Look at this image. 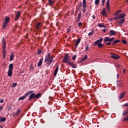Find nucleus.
<instances>
[{
    "label": "nucleus",
    "mask_w": 128,
    "mask_h": 128,
    "mask_svg": "<svg viewBox=\"0 0 128 128\" xmlns=\"http://www.w3.org/2000/svg\"><path fill=\"white\" fill-rule=\"evenodd\" d=\"M92 18L93 20H96V16L93 15V16H92Z\"/></svg>",
    "instance_id": "nucleus-51"
},
{
    "label": "nucleus",
    "mask_w": 128,
    "mask_h": 128,
    "mask_svg": "<svg viewBox=\"0 0 128 128\" xmlns=\"http://www.w3.org/2000/svg\"><path fill=\"white\" fill-rule=\"evenodd\" d=\"M26 98V96H22L18 98V100H22Z\"/></svg>",
    "instance_id": "nucleus-30"
},
{
    "label": "nucleus",
    "mask_w": 128,
    "mask_h": 128,
    "mask_svg": "<svg viewBox=\"0 0 128 128\" xmlns=\"http://www.w3.org/2000/svg\"><path fill=\"white\" fill-rule=\"evenodd\" d=\"M20 16V12L18 11L17 14H16L15 20L16 22L18 20V18Z\"/></svg>",
    "instance_id": "nucleus-10"
},
{
    "label": "nucleus",
    "mask_w": 128,
    "mask_h": 128,
    "mask_svg": "<svg viewBox=\"0 0 128 128\" xmlns=\"http://www.w3.org/2000/svg\"><path fill=\"white\" fill-rule=\"evenodd\" d=\"M122 42L124 44H126V40H122Z\"/></svg>",
    "instance_id": "nucleus-42"
},
{
    "label": "nucleus",
    "mask_w": 128,
    "mask_h": 128,
    "mask_svg": "<svg viewBox=\"0 0 128 128\" xmlns=\"http://www.w3.org/2000/svg\"><path fill=\"white\" fill-rule=\"evenodd\" d=\"M6 42L4 41V39H3V52H4V50H5L6 52Z\"/></svg>",
    "instance_id": "nucleus-18"
},
{
    "label": "nucleus",
    "mask_w": 128,
    "mask_h": 128,
    "mask_svg": "<svg viewBox=\"0 0 128 128\" xmlns=\"http://www.w3.org/2000/svg\"><path fill=\"white\" fill-rule=\"evenodd\" d=\"M98 26L99 28H104V26L102 24H98Z\"/></svg>",
    "instance_id": "nucleus-32"
},
{
    "label": "nucleus",
    "mask_w": 128,
    "mask_h": 128,
    "mask_svg": "<svg viewBox=\"0 0 128 128\" xmlns=\"http://www.w3.org/2000/svg\"><path fill=\"white\" fill-rule=\"evenodd\" d=\"M104 46V44H102L100 43L98 45V48H102V46Z\"/></svg>",
    "instance_id": "nucleus-34"
},
{
    "label": "nucleus",
    "mask_w": 128,
    "mask_h": 128,
    "mask_svg": "<svg viewBox=\"0 0 128 128\" xmlns=\"http://www.w3.org/2000/svg\"><path fill=\"white\" fill-rule=\"evenodd\" d=\"M101 14L103 16H108V13H106V8H104L102 12H101Z\"/></svg>",
    "instance_id": "nucleus-6"
},
{
    "label": "nucleus",
    "mask_w": 128,
    "mask_h": 128,
    "mask_svg": "<svg viewBox=\"0 0 128 128\" xmlns=\"http://www.w3.org/2000/svg\"><path fill=\"white\" fill-rule=\"evenodd\" d=\"M114 38H109L108 37H106L104 42H114Z\"/></svg>",
    "instance_id": "nucleus-7"
},
{
    "label": "nucleus",
    "mask_w": 128,
    "mask_h": 128,
    "mask_svg": "<svg viewBox=\"0 0 128 128\" xmlns=\"http://www.w3.org/2000/svg\"><path fill=\"white\" fill-rule=\"evenodd\" d=\"M46 58H50V53L48 54V56Z\"/></svg>",
    "instance_id": "nucleus-44"
},
{
    "label": "nucleus",
    "mask_w": 128,
    "mask_h": 128,
    "mask_svg": "<svg viewBox=\"0 0 128 128\" xmlns=\"http://www.w3.org/2000/svg\"><path fill=\"white\" fill-rule=\"evenodd\" d=\"M88 50H90V47H88V46H86V50L88 51Z\"/></svg>",
    "instance_id": "nucleus-46"
},
{
    "label": "nucleus",
    "mask_w": 128,
    "mask_h": 128,
    "mask_svg": "<svg viewBox=\"0 0 128 128\" xmlns=\"http://www.w3.org/2000/svg\"><path fill=\"white\" fill-rule=\"evenodd\" d=\"M110 54V58H114V60H118V58H120V56L117 54L112 53H111Z\"/></svg>",
    "instance_id": "nucleus-5"
},
{
    "label": "nucleus",
    "mask_w": 128,
    "mask_h": 128,
    "mask_svg": "<svg viewBox=\"0 0 128 128\" xmlns=\"http://www.w3.org/2000/svg\"><path fill=\"white\" fill-rule=\"evenodd\" d=\"M112 43L110 42H106V44L108 46H109V44H110Z\"/></svg>",
    "instance_id": "nucleus-50"
},
{
    "label": "nucleus",
    "mask_w": 128,
    "mask_h": 128,
    "mask_svg": "<svg viewBox=\"0 0 128 128\" xmlns=\"http://www.w3.org/2000/svg\"><path fill=\"white\" fill-rule=\"evenodd\" d=\"M54 60V56H52V57L46 58L44 62H47L49 64H50L52 62V60Z\"/></svg>",
    "instance_id": "nucleus-4"
},
{
    "label": "nucleus",
    "mask_w": 128,
    "mask_h": 128,
    "mask_svg": "<svg viewBox=\"0 0 128 128\" xmlns=\"http://www.w3.org/2000/svg\"><path fill=\"white\" fill-rule=\"evenodd\" d=\"M42 58L41 59H40L38 66H42Z\"/></svg>",
    "instance_id": "nucleus-21"
},
{
    "label": "nucleus",
    "mask_w": 128,
    "mask_h": 128,
    "mask_svg": "<svg viewBox=\"0 0 128 128\" xmlns=\"http://www.w3.org/2000/svg\"><path fill=\"white\" fill-rule=\"evenodd\" d=\"M102 42V38H101L100 40H97L94 42V44H100V42Z\"/></svg>",
    "instance_id": "nucleus-11"
},
{
    "label": "nucleus",
    "mask_w": 128,
    "mask_h": 128,
    "mask_svg": "<svg viewBox=\"0 0 128 128\" xmlns=\"http://www.w3.org/2000/svg\"><path fill=\"white\" fill-rule=\"evenodd\" d=\"M4 109V107H2V106H0V110H3Z\"/></svg>",
    "instance_id": "nucleus-53"
},
{
    "label": "nucleus",
    "mask_w": 128,
    "mask_h": 128,
    "mask_svg": "<svg viewBox=\"0 0 128 128\" xmlns=\"http://www.w3.org/2000/svg\"><path fill=\"white\" fill-rule=\"evenodd\" d=\"M36 94L32 93L31 94H30V97L28 98V100H30L32 98H36Z\"/></svg>",
    "instance_id": "nucleus-12"
},
{
    "label": "nucleus",
    "mask_w": 128,
    "mask_h": 128,
    "mask_svg": "<svg viewBox=\"0 0 128 128\" xmlns=\"http://www.w3.org/2000/svg\"><path fill=\"white\" fill-rule=\"evenodd\" d=\"M100 0H95L96 6H98V5L100 4Z\"/></svg>",
    "instance_id": "nucleus-31"
},
{
    "label": "nucleus",
    "mask_w": 128,
    "mask_h": 128,
    "mask_svg": "<svg viewBox=\"0 0 128 128\" xmlns=\"http://www.w3.org/2000/svg\"><path fill=\"white\" fill-rule=\"evenodd\" d=\"M124 106H128V104H126L123 105Z\"/></svg>",
    "instance_id": "nucleus-52"
},
{
    "label": "nucleus",
    "mask_w": 128,
    "mask_h": 128,
    "mask_svg": "<svg viewBox=\"0 0 128 128\" xmlns=\"http://www.w3.org/2000/svg\"><path fill=\"white\" fill-rule=\"evenodd\" d=\"M4 126H0V128H3Z\"/></svg>",
    "instance_id": "nucleus-62"
},
{
    "label": "nucleus",
    "mask_w": 128,
    "mask_h": 128,
    "mask_svg": "<svg viewBox=\"0 0 128 128\" xmlns=\"http://www.w3.org/2000/svg\"><path fill=\"white\" fill-rule=\"evenodd\" d=\"M128 120V116L126 118H125L123 119V122H126Z\"/></svg>",
    "instance_id": "nucleus-39"
},
{
    "label": "nucleus",
    "mask_w": 128,
    "mask_h": 128,
    "mask_svg": "<svg viewBox=\"0 0 128 128\" xmlns=\"http://www.w3.org/2000/svg\"><path fill=\"white\" fill-rule=\"evenodd\" d=\"M20 110H17V112L14 113L13 114L14 116H18V114H20Z\"/></svg>",
    "instance_id": "nucleus-23"
},
{
    "label": "nucleus",
    "mask_w": 128,
    "mask_h": 128,
    "mask_svg": "<svg viewBox=\"0 0 128 128\" xmlns=\"http://www.w3.org/2000/svg\"><path fill=\"white\" fill-rule=\"evenodd\" d=\"M82 23L81 22H80L78 24V26H82Z\"/></svg>",
    "instance_id": "nucleus-47"
},
{
    "label": "nucleus",
    "mask_w": 128,
    "mask_h": 128,
    "mask_svg": "<svg viewBox=\"0 0 128 128\" xmlns=\"http://www.w3.org/2000/svg\"><path fill=\"white\" fill-rule=\"evenodd\" d=\"M83 6L82 8H86L87 6H86V0H83L82 2Z\"/></svg>",
    "instance_id": "nucleus-16"
},
{
    "label": "nucleus",
    "mask_w": 128,
    "mask_h": 128,
    "mask_svg": "<svg viewBox=\"0 0 128 128\" xmlns=\"http://www.w3.org/2000/svg\"><path fill=\"white\" fill-rule=\"evenodd\" d=\"M119 84L120 86H122V83H120V84Z\"/></svg>",
    "instance_id": "nucleus-60"
},
{
    "label": "nucleus",
    "mask_w": 128,
    "mask_h": 128,
    "mask_svg": "<svg viewBox=\"0 0 128 128\" xmlns=\"http://www.w3.org/2000/svg\"><path fill=\"white\" fill-rule=\"evenodd\" d=\"M106 8L108 12H110V3H106Z\"/></svg>",
    "instance_id": "nucleus-28"
},
{
    "label": "nucleus",
    "mask_w": 128,
    "mask_h": 128,
    "mask_svg": "<svg viewBox=\"0 0 128 128\" xmlns=\"http://www.w3.org/2000/svg\"><path fill=\"white\" fill-rule=\"evenodd\" d=\"M6 122V118H1V122Z\"/></svg>",
    "instance_id": "nucleus-33"
},
{
    "label": "nucleus",
    "mask_w": 128,
    "mask_h": 128,
    "mask_svg": "<svg viewBox=\"0 0 128 128\" xmlns=\"http://www.w3.org/2000/svg\"><path fill=\"white\" fill-rule=\"evenodd\" d=\"M94 34V30H92V32H90L88 34V36H92Z\"/></svg>",
    "instance_id": "nucleus-25"
},
{
    "label": "nucleus",
    "mask_w": 128,
    "mask_h": 128,
    "mask_svg": "<svg viewBox=\"0 0 128 128\" xmlns=\"http://www.w3.org/2000/svg\"><path fill=\"white\" fill-rule=\"evenodd\" d=\"M28 92L29 94H32V92H34V91H29Z\"/></svg>",
    "instance_id": "nucleus-57"
},
{
    "label": "nucleus",
    "mask_w": 128,
    "mask_h": 128,
    "mask_svg": "<svg viewBox=\"0 0 128 128\" xmlns=\"http://www.w3.org/2000/svg\"><path fill=\"white\" fill-rule=\"evenodd\" d=\"M116 32L114 30H110L108 34L110 36H116Z\"/></svg>",
    "instance_id": "nucleus-8"
},
{
    "label": "nucleus",
    "mask_w": 128,
    "mask_h": 128,
    "mask_svg": "<svg viewBox=\"0 0 128 128\" xmlns=\"http://www.w3.org/2000/svg\"><path fill=\"white\" fill-rule=\"evenodd\" d=\"M8 22H10V18L8 16H6L4 20V22L2 25V28H6L8 26Z\"/></svg>",
    "instance_id": "nucleus-3"
},
{
    "label": "nucleus",
    "mask_w": 128,
    "mask_h": 128,
    "mask_svg": "<svg viewBox=\"0 0 128 128\" xmlns=\"http://www.w3.org/2000/svg\"><path fill=\"white\" fill-rule=\"evenodd\" d=\"M1 120H2V118L0 117V122H1Z\"/></svg>",
    "instance_id": "nucleus-63"
},
{
    "label": "nucleus",
    "mask_w": 128,
    "mask_h": 128,
    "mask_svg": "<svg viewBox=\"0 0 128 128\" xmlns=\"http://www.w3.org/2000/svg\"><path fill=\"white\" fill-rule=\"evenodd\" d=\"M4 102V99H2L0 100V104H2Z\"/></svg>",
    "instance_id": "nucleus-49"
},
{
    "label": "nucleus",
    "mask_w": 128,
    "mask_h": 128,
    "mask_svg": "<svg viewBox=\"0 0 128 128\" xmlns=\"http://www.w3.org/2000/svg\"><path fill=\"white\" fill-rule=\"evenodd\" d=\"M40 96H42V94L40 93L36 94V95H35V98H40Z\"/></svg>",
    "instance_id": "nucleus-26"
},
{
    "label": "nucleus",
    "mask_w": 128,
    "mask_h": 128,
    "mask_svg": "<svg viewBox=\"0 0 128 128\" xmlns=\"http://www.w3.org/2000/svg\"><path fill=\"white\" fill-rule=\"evenodd\" d=\"M120 42V40H116L113 42V44H112V46H114L115 44H118V42Z\"/></svg>",
    "instance_id": "nucleus-29"
},
{
    "label": "nucleus",
    "mask_w": 128,
    "mask_h": 128,
    "mask_svg": "<svg viewBox=\"0 0 128 128\" xmlns=\"http://www.w3.org/2000/svg\"><path fill=\"white\" fill-rule=\"evenodd\" d=\"M106 3L107 4H110V0H108L107 2H106Z\"/></svg>",
    "instance_id": "nucleus-59"
},
{
    "label": "nucleus",
    "mask_w": 128,
    "mask_h": 128,
    "mask_svg": "<svg viewBox=\"0 0 128 128\" xmlns=\"http://www.w3.org/2000/svg\"><path fill=\"white\" fill-rule=\"evenodd\" d=\"M82 12H86V8H84Z\"/></svg>",
    "instance_id": "nucleus-56"
},
{
    "label": "nucleus",
    "mask_w": 128,
    "mask_h": 128,
    "mask_svg": "<svg viewBox=\"0 0 128 128\" xmlns=\"http://www.w3.org/2000/svg\"><path fill=\"white\" fill-rule=\"evenodd\" d=\"M68 64L72 68H76V64H74V63H72L70 62H68Z\"/></svg>",
    "instance_id": "nucleus-9"
},
{
    "label": "nucleus",
    "mask_w": 128,
    "mask_h": 128,
    "mask_svg": "<svg viewBox=\"0 0 128 128\" xmlns=\"http://www.w3.org/2000/svg\"><path fill=\"white\" fill-rule=\"evenodd\" d=\"M54 2V0H48L49 6H52Z\"/></svg>",
    "instance_id": "nucleus-24"
},
{
    "label": "nucleus",
    "mask_w": 128,
    "mask_h": 128,
    "mask_svg": "<svg viewBox=\"0 0 128 128\" xmlns=\"http://www.w3.org/2000/svg\"><path fill=\"white\" fill-rule=\"evenodd\" d=\"M40 28H42V22H39L36 24V30H40Z\"/></svg>",
    "instance_id": "nucleus-13"
},
{
    "label": "nucleus",
    "mask_w": 128,
    "mask_h": 128,
    "mask_svg": "<svg viewBox=\"0 0 128 128\" xmlns=\"http://www.w3.org/2000/svg\"><path fill=\"white\" fill-rule=\"evenodd\" d=\"M82 16V12H80L78 14V20H80V17Z\"/></svg>",
    "instance_id": "nucleus-36"
},
{
    "label": "nucleus",
    "mask_w": 128,
    "mask_h": 128,
    "mask_svg": "<svg viewBox=\"0 0 128 128\" xmlns=\"http://www.w3.org/2000/svg\"><path fill=\"white\" fill-rule=\"evenodd\" d=\"M3 57H4V58H6V51H5V50H4V51H3Z\"/></svg>",
    "instance_id": "nucleus-38"
},
{
    "label": "nucleus",
    "mask_w": 128,
    "mask_h": 128,
    "mask_svg": "<svg viewBox=\"0 0 128 128\" xmlns=\"http://www.w3.org/2000/svg\"><path fill=\"white\" fill-rule=\"evenodd\" d=\"M39 53H40V51H39Z\"/></svg>",
    "instance_id": "nucleus-64"
},
{
    "label": "nucleus",
    "mask_w": 128,
    "mask_h": 128,
    "mask_svg": "<svg viewBox=\"0 0 128 128\" xmlns=\"http://www.w3.org/2000/svg\"><path fill=\"white\" fill-rule=\"evenodd\" d=\"M123 72L124 74L126 72V69H124Z\"/></svg>",
    "instance_id": "nucleus-61"
},
{
    "label": "nucleus",
    "mask_w": 128,
    "mask_h": 128,
    "mask_svg": "<svg viewBox=\"0 0 128 128\" xmlns=\"http://www.w3.org/2000/svg\"><path fill=\"white\" fill-rule=\"evenodd\" d=\"M30 68H31V70H32V68H34V66H32V64L31 65Z\"/></svg>",
    "instance_id": "nucleus-55"
},
{
    "label": "nucleus",
    "mask_w": 128,
    "mask_h": 128,
    "mask_svg": "<svg viewBox=\"0 0 128 128\" xmlns=\"http://www.w3.org/2000/svg\"><path fill=\"white\" fill-rule=\"evenodd\" d=\"M28 94H30V93H29V92H28L24 96H25V98H26L28 96Z\"/></svg>",
    "instance_id": "nucleus-43"
},
{
    "label": "nucleus",
    "mask_w": 128,
    "mask_h": 128,
    "mask_svg": "<svg viewBox=\"0 0 128 128\" xmlns=\"http://www.w3.org/2000/svg\"><path fill=\"white\" fill-rule=\"evenodd\" d=\"M70 56H68V54H67L64 56V60H62V62H64V64H68V62H70L68 61L70 60Z\"/></svg>",
    "instance_id": "nucleus-2"
},
{
    "label": "nucleus",
    "mask_w": 128,
    "mask_h": 128,
    "mask_svg": "<svg viewBox=\"0 0 128 128\" xmlns=\"http://www.w3.org/2000/svg\"><path fill=\"white\" fill-rule=\"evenodd\" d=\"M12 70H14V64H10L9 65V69L8 72V75L9 76H12Z\"/></svg>",
    "instance_id": "nucleus-1"
},
{
    "label": "nucleus",
    "mask_w": 128,
    "mask_h": 128,
    "mask_svg": "<svg viewBox=\"0 0 128 128\" xmlns=\"http://www.w3.org/2000/svg\"><path fill=\"white\" fill-rule=\"evenodd\" d=\"M128 110H125V111L123 112V116H126V114H128Z\"/></svg>",
    "instance_id": "nucleus-35"
},
{
    "label": "nucleus",
    "mask_w": 128,
    "mask_h": 128,
    "mask_svg": "<svg viewBox=\"0 0 128 128\" xmlns=\"http://www.w3.org/2000/svg\"><path fill=\"white\" fill-rule=\"evenodd\" d=\"M18 85V84L16 83H14L13 84H12V88H16V86Z\"/></svg>",
    "instance_id": "nucleus-41"
},
{
    "label": "nucleus",
    "mask_w": 128,
    "mask_h": 128,
    "mask_svg": "<svg viewBox=\"0 0 128 128\" xmlns=\"http://www.w3.org/2000/svg\"><path fill=\"white\" fill-rule=\"evenodd\" d=\"M70 32V28H68L67 29V32Z\"/></svg>",
    "instance_id": "nucleus-48"
},
{
    "label": "nucleus",
    "mask_w": 128,
    "mask_h": 128,
    "mask_svg": "<svg viewBox=\"0 0 128 128\" xmlns=\"http://www.w3.org/2000/svg\"><path fill=\"white\" fill-rule=\"evenodd\" d=\"M80 38H78L76 42V48H78V44H80Z\"/></svg>",
    "instance_id": "nucleus-17"
},
{
    "label": "nucleus",
    "mask_w": 128,
    "mask_h": 128,
    "mask_svg": "<svg viewBox=\"0 0 128 128\" xmlns=\"http://www.w3.org/2000/svg\"><path fill=\"white\" fill-rule=\"evenodd\" d=\"M106 29H104L103 30H102V32H106Z\"/></svg>",
    "instance_id": "nucleus-58"
},
{
    "label": "nucleus",
    "mask_w": 128,
    "mask_h": 128,
    "mask_svg": "<svg viewBox=\"0 0 128 128\" xmlns=\"http://www.w3.org/2000/svg\"><path fill=\"white\" fill-rule=\"evenodd\" d=\"M14 58V52H12L10 55V60H12Z\"/></svg>",
    "instance_id": "nucleus-14"
},
{
    "label": "nucleus",
    "mask_w": 128,
    "mask_h": 128,
    "mask_svg": "<svg viewBox=\"0 0 128 128\" xmlns=\"http://www.w3.org/2000/svg\"><path fill=\"white\" fill-rule=\"evenodd\" d=\"M118 24H122L124 22V18H122V20H118Z\"/></svg>",
    "instance_id": "nucleus-20"
},
{
    "label": "nucleus",
    "mask_w": 128,
    "mask_h": 128,
    "mask_svg": "<svg viewBox=\"0 0 128 128\" xmlns=\"http://www.w3.org/2000/svg\"><path fill=\"white\" fill-rule=\"evenodd\" d=\"M124 16H126V14H122L119 15L118 18L122 19V18H124Z\"/></svg>",
    "instance_id": "nucleus-19"
},
{
    "label": "nucleus",
    "mask_w": 128,
    "mask_h": 128,
    "mask_svg": "<svg viewBox=\"0 0 128 128\" xmlns=\"http://www.w3.org/2000/svg\"><path fill=\"white\" fill-rule=\"evenodd\" d=\"M104 2H106V0H102V6L104 5Z\"/></svg>",
    "instance_id": "nucleus-45"
},
{
    "label": "nucleus",
    "mask_w": 128,
    "mask_h": 128,
    "mask_svg": "<svg viewBox=\"0 0 128 128\" xmlns=\"http://www.w3.org/2000/svg\"><path fill=\"white\" fill-rule=\"evenodd\" d=\"M76 55H74V56L72 58V60H76Z\"/></svg>",
    "instance_id": "nucleus-40"
},
{
    "label": "nucleus",
    "mask_w": 128,
    "mask_h": 128,
    "mask_svg": "<svg viewBox=\"0 0 128 128\" xmlns=\"http://www.w3.org/2000/svg\"><path fill=\"white\" fill-rule=\"evenodd\" d=\"M121 12H122V10H118L116 12V14H120Z\"/></svg>",
    "instance_id": "nucleus-37"
},
{
    "label": "nucleus",
    "mask_w": 128,
    "mask_h": 128,
    "mask_svg": "<svg viewBox=\"0 0 128 128\" xmlns=\"http://www.w3.org/2000/svg\"><path fill=\"white\" fill-rule=\"evenodd\" d=\"M88 58V56L84 55V57L82 58L81 60L82 62H84V60H86Z\"/></svg>",
    "instance_id": "nucleus-27"
},
{
    "label": "nucleus",
    "mask_w": 128,
    "mask_h": 128,
    "mask_svg": "<svg viewBox=\"0 0 128 128\" xmlns=\"http://www.w3.org/2000/svg\"><path fill=\"white\" fill-rule=\"evenodd\" d=\"M124 96V92H123L120 94V96L119 97L120 100H122V98Z\"/></svg>",
    "instance_id": "nucleus-22"
},
{
    "label": "nucleus",
    "mask_w": 128,
    "mask_h": 128,
    "mask_svg": "<svg viewBox=\"0 0 128 128\" xmlns=\"http://www.w3.org/2000/svg\"><path fill=\"white\" fill-rule=\"evenodd\" d=\"M58 66L56 69L54 71V76H56V74H58Z\"/></svg>",
    "instance_id": "nucleus-15"
},
{
    "label": "nucleus",
    "mask_w": 128,
    "mask_h": 128,
    "mask_svg": "<svg viewBox=\"0 0 128 128\" xmlns=\"http://www.w3.org/2000/svg\"><path fill=\"white\" fill-rule=\"evenodd\" d=\"M116 76H117L118 80V78H120V74H117Z\"/></svg>",
    "instance_id": "nucleus-54"
}]
</instances>
